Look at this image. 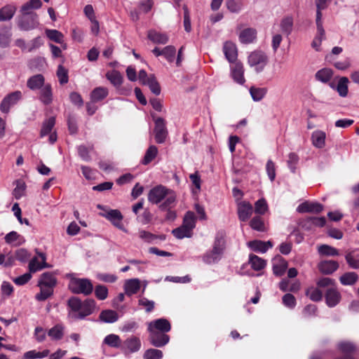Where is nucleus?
Returning <instances> with one entry per match:
<instances>
[{
	"label": "nucleus",
	"instance_id": "nucleus-1",
	"mask_svg": "<svg viewBox=\"0 0 359 359\" xmlns=\"http://www.w3.org/2000/svg\"><path fill=\"white\" fill-rule=\"evenodd\" d=\"M69 316L75 320H83L91 315L95 309L96 302L93 299L81 301L79 297H72L67 301Z\"/></svg>",
	"mask_w": 359,
	"mask_h": 359
},
{
	"label": "nucleus",
	"instance_id": "nucleus-2",
	"mask_svg": "<svg viewBox=\"0 0 359 359\" xmlns=\"http://www.w3.org/2000/svg\"><path fill=\"white\" fill-rule=\"evenodd\" d=\"M160 204V210H165L169 208H174L176 204L175 193L163 185H158L152 188L148 194V200L153 204Z\"/></svg>",
	"mask_w": 359,
	"mask_h": 359
},
{
	"label": "nucleus",
	"instance_id": "nucleus-3",
	"mask_svg": "<svg viewBox=\"0 0 359 359\" xmlns=\"http://www.w3.org/2000/svg\"><path fill=\"white\" fill-rule=\"evenodd\" d=\"M57 283L54 273L50 271L43 273L38 281L37 285L40 287V292L36 294V299L43 302L50 297L53 294Z\"/></svg>",
	"mask_w": 359,
	"mask_h": 359
},
{
	"label": "nucleus",
	"instance_id": "nucleus-4",
	"mask_svg": "<svg viewBox=\"0 0 359 359\" xmlns=\"http://www.w3.org/2000/svg\"><path fill=\"white\" fill-rule=\"evenodd\" d=\"M225 249V240L222 233H217L213 243L212 249L207 252L203 257V260L207 264L218 262Z\"/></svg>",
	"mask_w": 359,
	"mask_h": 359
},
{
	"label": "nucleus",
	"instance_id": "nucleus-5",
	"mask_svg": "<svg viewBox=\"0 0 359 359\" xmlns=\"http://www.w3.org/2000/svg\"><path fill=\"white\" fill-rule=\"evenodd\" d=\"M68 287L74 294L89 295L93 291V285L87 278H72L69 280Z\"/></svg>",
	"mask_w": 359,
	"mask_h": 359
},
{
	"label": "nucleus",
	"instance_id": "nucleus-6",
	"mask_svg": "<svg viewBox=\"0 0 359 359\" xmlns=\"http://www.w3.org/2000/svg\"><path fill=\"white\" fill-rule=\"evenodd\" d=\"M18 25L22 30L33 29L39 25L38 15L36 13L30 11L22 13V16L19 19Z\"/></svg>",
	"mask_w": 359,
	"mask_h": 359
},
{
	"label": "nucleus",
	"instance_id": "nucleus-7",
	"mask_svg": "<svg viewBox=\"0 0 359 359\" xmlns=\"http://www.w3.org/2000/svg\"><path fill=\"white\" fill-rule=\"evenodd\" d=\"M248 63L250 66L255 67L257 72H261L268 63V57L264 52L256 50L249 55Z\"/></svg>",
	"mask_w": 359,
	"mask_h": 359
},
{
	"label": "nucleus",
	"instance_id": "nucleus-8",
	"mask_svg": "<svg viewBox=\"0 0 359 359\" xmlns=\"http://www.w3.org/2000/svg\"><path fill=\"white\" fill-rule=\"evenodd\" d=\"M154 122L155 127L154 132L156 142L158 144H162L165 141L168 134L165 121L161 117H158L154 120Z\"/></svg>",
	"mask_w": 359,
	"mask_h": 359
},
{
	"label": "nucleus",
	"instance_id": "nucleus-9",
	"mask_svg": "<svg viewBox=\"0 0 359 359\" xmlns=\"http://www.w3.org/2000/svg\"><path fill=\"white\" fill-rule=\"evenodd\" d=\"M141 341L136 336H131L122 341L121 350L125 354H130L138 351L141 348Z\"/></svg>",
	"mask_w": 359,
	"mask_h": 359
},
{
	"label": "nucleus",
	"instance_id": "nucleus-10",
	"mask_svg": "<svg viewBox=\"0 0 359 359\" xmlns=\"http://www.w3.org/2000/svg\"><path fill=\"white\" fill-rule=\"evenodd\" d=\"M22 98V93L19 90L7 95L2 100L0 109L3 113H8L11 106L15 104Z\"/></svg>",
	"mask_w": 359,
	"mask_h": 359
},
{
	"label": "nucleus",
	"instance_id": "nucleus-11",
	"mask_svg": "<svg viewBox=\"0 0 359 359\" xmlns=\"http://www.w3.org/2000/svg\"><path fill=\"white\" fill-rule=\"evenodd\" d=\"M150 344L156 347H163L170 341V337L162 332L149 331Z\"/></svg>",
	"mask_w": 359,
	"mask_h": 359
},
{
	"label": "nucleus",
	"instance_id": "nucleus-12",
	"mask_svg": "<svg viewBox=\"0 0 359 359\" xmlns=\"http://www.w3.org/2000/svg\"><path fill=\"white\" fill-rule=\"evenodd\" d=\"M338 349L344 353V355L337 357L334 359H355L352 354L356 351L355 345L351 342L343 341L338 344Z\"/></svg>",
	"mask_w": 359,
	"mask_h": 359
},
{
	"label": "nucleus",
	"instance_id": "nucleus-13",
	"mask_svg": "<svg viewBox=\"0 0 359 359\" xmlns=\"http://www.w3.org/2000/svg\"><path fill=\"white\" fill-rule=\"evenodd\" d=\"M171 330V325L165 318H158L151 321L148 327V331L162 332L167 333Z\"/></svg>",
	"mask_w": 359,
	"mask_h": 359
},
{
	"label": "nucleus",
	"instance_id": "nucleus-14",
	"mask_svg": "<svg viewBox=\"0 0 359 359\" xmlns=\"http://www.w3.org/2000/svg\"><path fill=\"white\" fill-rule=\"evenodd\" d=\"M100 215L109 220L117 228L120 229H123V225L121 222L123 215L118 210H109L104 213H100Z\"/></svg>",
	"mask_w": 359,
	"mask_h": 359
},
{
	"label": "nucleus",
	"instance_id": "nucleus-15",
	"mask_svg": "<svg viewBox=\"0 0 359 359\" xmlns=\"http://www.w3.org/2000/svg\"><path fill=\"white\" fill-rule=\"evenodd\" d=\"M36 254L37 255L29 261L28 269H42L51 266L46 263V255L44 253L36 252Z\"/></svg>",
	"mask_w": 359,
	"mask_h": 359
},
{
	"label": "nucleus",
	"instance_id": "nucleus-16",
	"mask_svg": "<svg viewBox=\"0 0 359 359\" xmlns=\"http://www.w3.org/2000/svg\"><path fill=\"white\" fill-rule=\"evenodd\" d=\"M325 302L329 307H334L341 300V294L334 287H329L325 292Z\"/></svg>",
	"mask_w": 359,
	"mask_h": 359
},
{
	"label": "nucleus",
	"instance_id": "nucleus-17",
	"mask_svg": "<svg viewBox=\"0 0 359 359\" xmlns=\"http://www.w3.org/2000/svg\"><path fill=\"white\" fill-rule=\"evenodd\" d=\"M323 210V205L319 203L304 202L297 207L299 212L319 213Z\"/></svg>",
	"mask_w": 359,
	"mask_h": 359
},
{
	"label": "nucleus",
	"instance_id": "nucleus-18",
	"mask_svg": "<svg viewBox=\"0 0 359 359\" xmlns=\"http://www.w3.org/2000/svg\"><path fill=\"white\" fill-rule=\"evenodd\" d=\"M223 52L226 60L233 63L237 60L238 53L236 45L231 41H226L223 46Z\"/></svg>",
	"mask_w": 359,
	"mask_h": 359
},
{
	"label": "nucleus",
	"instance_id": "nucleus-19",
	"mask_svg": "<svg viewBox=\"0 0 359 359\" xmlns=\"http://www.w3.org/2000/svg\"><path fill=\"white\" fill-rule=\"evenodd\" d=\"M52 87L50 83L45 84L39 92V99L45 105H48L53 102Z\"/></svg>",
	"mask_w": 359,
	"mask_h": 359
},
{
	"label": "nucleus",
	"instance_id": "nucleus-20",
	"mask_svg": "<svg viewBox=\"0 0 359 359\" xmlns=\"http://www.w3.org/2000/svg\"><path fill=\"white\" fill-rule=\"evenodd\" d=\"M252 213V206L248 202H241L238 207V218L241 221H247Z\"/></svg>",
	"mask_w": 359,
	"mask_h": 359
},
{
	"label": "nucleus",
	"instance_id": "nucleus-21",
	"mask_svg": "<svg viewBox=\"0 0 359 359\" xmlns=\"http://www.w3.org/2000/svg\"><path fill=\"white\" fill-rule=\"evenodd\" d=\"M65 327L62 323H58L48 330L47 334L53 341H60L65 335Z\"/></svg>",
	"mask_w": 359,
	"mask_h": 359
},
{
	"label": "nucleus",
	"instance_id": "nucleus-22",
	"mask_svg": "<svg viewBox=\"0 0 359 359\" xmlns=\"http://www.w3.org/2000/svg\"><path fill=\"white\" fill-rule=\"evenodd\" d=\"M44 85V76L40 74L31 76L27 81V86L32 90H40Z\"/></svg>",
	"mask_w": 359,
	"mask_h": 359
},
{
	"label": "nucleus",
	"instance_id": "nucleus-23",
	"mask_svg": "<svg viewBox=\"0 0 359 359\" xmlns=\"http://www.w3.org/2000/svg\"><path fill=\"white\" fill-rule=\"evenodd\" d=\"M125 293L128 296H132L137 293L140 289V281L137 278H133L126 280L124 285Z\"/></svg>",
	"mask_w": 359,
	"mask_h": 359
},
{
	"label": "nucleus",
	"instance_id": "nucleus-24",
	"mask_svg": "<svg viewBox=\"0 0 359 359\" xmlns=\"http://www.w3.org/2000/svg\"><path fill=\"white\" fill-rule=\"evenodd\" d=\"M138 236L142 241L148 243H155L156 240L164 241L165 239V236L163 234L156 235L145 230H140Z\"/></svg>",
	"mask_w": 359,
	"mask_h": 359
},
{
	"label": "nucleus",
	"instance_id": "nucleus-25",
	"mask_svg": "<svg viewBox=\"0 0 359 359\" xmlns=\"http://www.w3.org/2000/svg\"><path fill=\"white\" fill-rule=\"evenodd\" d=\"M257 31L253 28H247L241 32L239 40L242 43H250L256 39Z\"/></svg>",
	"mask_w": 359,
	"mask_h": 359
},
{
	"label": "nucleus",
	"instance_id": "nucleus-26",
	"mask_svg": "<svg viewBox=\"0 0 359 359\" xmlns=\"http://www.w3.org/2000/svg\"><path fill=\"white\" fill-rule=\"evenodd\" d=\"M348 79L346 76H343L339 79L336 88L334 87L333 83H330V86L332 88H335L341 97H344L347 95L348 92Z\"/></svg>",
	"mask_w": 359,
	"mask_h": 359
},
{
	"label": "nucleus",
	"instance_id": "nucleus-27",
	"mask_svg": "<svg viewBox=\"0 0 359 359\" xmlns=\"http://www.w3.org/2000/svg\"><path fill=\"white\" fill-rule=\"evenodd\" d=\"M326 135L322 130H316L312 133L311 140L314 147L321 149L325 146Z\"/></svg>",
	"mask_w": 359,
	"mask_h": 359
},
{
	"label": "nucleus",
	"instance_id": "nucleus-28",
	"mask_svg": "<svg viewBox=\"0 0 359 359\" xmlns=\"http://www.w3.org/2000/svg\"><path fill=\"white\" fill-rule=\"evenodd\" d=\"M108 89L104 87H97L90 93V99L93 102H97L104 100L108 95Z\"/></svg>",
	"mask_w": 359,
	"mask_h": 359
},
{
	"label": "nucleus",
	"instance_id": "nucleus-29",
	"mask_svg": "<svg viewBox=\"0 0 359 359\" xmlns=\"http://www.w3.org/2000/svg\"><path fill=\"white\" fill-rule=\"evenodd\" d=\"M99 317L102 321L107 323H113L118 318L117 312L110 309L102 311Z\"/></svg>",
	"mask_w": 359,
	"mask_h": 359
},
{
	"label": "nucleus",
	"instance_id": "nucleus-30",
	"mask_svg": "<svg viewBox=\"0 0 359 359\" xmlns=\"http://www.w3.org/2000/svg\"><path fill=\"white\" fill-rule=\"evenodd\" d=\"M5 241L8 244H14V245H20L25 242V240L16 231H11L7 233L4 238Z\"/></svg>",
	"mask_w": 359,
	"mask_h": 359
},
{
	"label": "nucleus",
	"instance_id": "nucleus-31",
	"mask_svg": "<svg viewBox=\"0 0 359 359\" xmlns=\"http://www.w3.org/2000/svg\"><path fill=\"white\" fill-rule=\"evenodd\" d=\"M11 37V27L5 25L0 27V46H8L10 43Z\"/></svg>",
	"mask_w": 359,
	"mask_h": 359
},
{
	"label": "nucleus",
	"instance_id": "nucleus-32",
	"mask_svg": "<svg viewBox=\"0 0 359 359\" xmlns=\"http://www.w3.org/2000/svg\"><path fill=\"white\" fill-rule=\"evenodd\" d=\"M103 343L112 348H121L122 341L120 337L115 334H110L105 337Z\"/></svg>",
	"mask_w": 359,
	"mask_h": 359
},
{
	"label": "nucleus",
	"instance_id": "nucleus-33",
	"mask_svg": "<svg viewBox=\"0 0 359 359\" xmlns=\"http://www.w3.org/2000/svg\"><path fill=\"white\" fill-rule=\"evenodd\" d=\"M16 8L14 6L6 5L0 9V20H10L14 15Z\"/></svg>",
	"mask_w": 359,
	"mask_h": 359
},
{
	"label": "nucleus",
	"instance_id": "nucleus-34",
	"mask_svg": "<svg viewBox=\"0 0 359 359\" xmlns=\"http://www.w3.org/2000/svg\"><path fill=\"white\" fill-rule=\"evenodd\" d=\"M148 38L155 43L165 44L168 41V36L165 34L159 33L156 31H149Z\"/></svg>",
	"mask_w": 359,
	"mask_h": 359
},
{
	"label": "nucleus",
	"instance_id": "nucleus-35",
	"mask_svg": "<svg viewBox=\"0 0 359 359\" xmlns=\"http://www.w3.org/2000/svg\"><path fill=\"white\" fill-rule=\"evenodd\" d=\"M346 260L350 267L355 269H359V250L347 253Z\"/></svg>",
	"mask_w": 359,
	"mask_h": 359
},
{
	"label": "nucleus",
	"instance_id": "nucleus-36",
	"mask_svg": "<svg viewBox=\"0 0 359 359\" xmlns=\"http://www.w3.org/2000/svg\"><path fill=\"white\" fill-rule=\"evenodd\" d=\"M196 218L194 213L191 211H188L184 216L182 225L192 232L196 226Z\"/></svg>",
	"mask_w": 359,
	"mask_h": 359
},
{
	"label": "nucleus",
	"instance_id": "nucleus-37",
	"mask_svg": "<svg viewBox=\"0 0 359 359\" xmlns=\"http://www.w3.org/2000/svg\"><path fill=\"white\" fill-rule=\"evenodd\" d=\"M333 75V72L331 69L323 68L318 70L315 75L316 79L323 83L328 82Z\"/></svg>",
	"mask_w": 359,
	"mask_h": 359
},
{
	"label": "nucleus",
	"instance_id": "nucleus-38",
	"mask_svg": "<svg viewBox=\"0 0 359 359\" xmlns=\"http://www.w3.org/2000/svg\"><path fill=\"white\" fill-rule=\"evenodd\" d=\"M326 223V219L324 217H309L301 222V224L303 226H305L306 224H309V226H319L323 227L325 226Z\"/></svg>",
	"mask_w": 359,
	"mask_h": 359
},
{
	"label": "nucleus",
	"instance_id": "nucleus-39",
	"mask_svg": "<svg viewBox=\"0 0 359 359\" xmlns=\"http://www.w3.org/2000/svg\"><path fill=\"white\" fill-rule=\"evenodd\" d=\"M280 27L281 32L287 36H289L292 31L293 18L291 16H287L283 18Z\"/></svg>",
	"mask_w": 359,
	"mask_h": 359
},
{
	"label": "nucleus",
	"instance_id": "nucleus-40",
	"mask_svg": "<svg viewBox=\"0 0 359 359\" xmlns=\"http://www.w3.org/2000/svg\"><path fill=\"white\" fill-rule=\"evenodd\" d=\"M248 264L252 269H264L266 266V261L257 255H250Z\"/></svg>",
	"mask_w": 359,
	"mask_h": 359
},
{
	"label": "nucleus",
	"instance_id": "nucleus-41",
	"mask_svg": "<svg viewBox=\"0 0 359 359\" xmlns=\"http://www.w3.org/2000/svg\"><path fill=\"white\" fill-rule=\"evenodd\" d=\"M107 79L116 87L120 86L123 83V76L121 73L116 70H112L107 73Z\"/></svg>",
	"mask_w": 359,
	"mask_h": 359
},
{
	"label": "nucleus",
	"instance_id": "nucleus-42",
	"mask_svg": "<svg viewBox=\"0 0 359 359\" xmlns=\"http://www.w3.org/2000/svg\"><path fill=\"white\" fill-rule=\"evenodd\" d=\"M306 295L313 302H320L323 298V292L319 287H310L306 290Z\"/></svg>",
	"mask_w": 359,
	"mask_h": 359
},
{
	"label": "nucleus",
	"instance_id": "nucleus-43",
	"mask_svg": "<svg viewBox=\"0 0 359 359\" xmlns=\"http://www.w3.org/2000/svg\"><path fill=\"white\" fill-rule=\"evenodd\" d=\"M158 149L154 145H151L147 150L145 155L142 161L143 165H147L151 162L157 156Z\"/></svg>",
	"mask_w": 359,
	"mask_h": 359
},
{
	"label": "nucleus",
	"instance_id": "nucleus-44",
	"mask_svg": "<svg viewBox=\"0 0 359 359\" xmlns=\"http://www.w3.org/2000/svg\"><path fill=\"white\" fill-rule=\"evenodd\" d=\"M149 86L150 90L155 94L156 95H158L161 93V87L157 81L155 76L154 74H151L147 80L146 84Z\"/></svg>",
	"mask_w": 359,
	"mask_h": 359
},
{
	"label": "nucleus",
	"instance_id": "nucleus-45",
	"mask_svg": "<svg viewBox=\"0 0 359 359\" xmlns=\"http://www.w3.org/2000/svg\"><path fill=\"white\" fill-rule=\"evenodd\" d=\"M358 276L354 272H346L339 278L340 282L344 285H353L358 280Z\"/></svg>",
	"mask_w": 359,
	"mask_h": 359
},
{
	"label": "nucleus",
	"instance_id": "nucleus-46",
	"mask_svg": "<svg viewBox=\"0 0 359 359\" xmlns=\"http://www.w3.org/2000/svg\"><path fill=\"white\" fill-rule=\"evenodd\" d=\"M232 76L235 81L239 84H243L245 79L243 76V67L241 64H236L232 71Z\"/></svg>",
	"mask_w": 359,
	"mask_h": 359
},
{
	"label": "nucleus",
	"instance_id": "nucleus-47",
	"mask_svg": "<svg viewBox=\"0 0 359 359\" xmlns=\"http://www.w3.org/2000/svg\"><path fill=\"white\" fill-rule=\"evenodd\" d=\"M55 123V118L53 116L50 117L46 120L42 125V128L40 132L41 137H44L50 133L53 128Z\"/></svg>",
	"mask_w": 359,
	"mask_h": 359
},
{
	"label": "nucleus",
	"instance_id": "nucleus-48",
	"mask_svg": "<svg viewBox=\"0 0 359 359\" xmlns=\"http://www.w3.org/2000/svg\"><path fill=\"white\" fill-rule=\"evenodd\" d=\"M172 233L178 239L190 238L192 236V232L187 229V228L184 227L182 224L180 227L173 229Z\"/></svg>",
	"mask_w": 359,
	"mask_h": 359
},
{
	"label": "nucleus",
	"instance_id": "nucleus-49",
	"mask_svg": "<svg viewBox=\"0 0 359 359\" xmlns=\"http://www.w3.org/2000/svg\"><path fill=\"white\" fill-rule=\"evenodd\" d=\"M250 93L254 101H260L266 95V89L264 88H255L251 87L250 89Z\"/></svg>",
	"mask_w": 359,
	"mask_h": 359
},
{
	"label": "nucleus",
	"instance_id": "nucleus-50",
	"mask_svg": "<svg viewBox=\"0 0 359 359\" xmlns=\"http://www.w3.org/2000/svg\"><path fill=\"white\" fill-rule=\"evenodd\" d=\"M46 34L48 38L56 43H61L63 41V34L56 29H46Z\"/></svg>",
	"mask_w": 359,
	"mask_h": 359
},
{
	"label": "nucleus",
	"instance_id": "nucleus-51",
	"mask_svg": "<svg viewBox=\"0 0 359 359\" xmlns=\"http://www.w3.org/2000/svg\"><path fill=\"white\" fill-rule=\"evenodd\" d=\"M250 226L252 229L258 231H265L264 223L260 216L254 217L250 222Z\"/></svg>",
	"mask_w": 359,
	"mask_h": 359
},
{
	"label": "nucleus",
	"instance_id": "nucleus-52",
	"mask_svg": "<svg viewBox=\"0 0 359 359\" xmlns=\"http://www.w3.org/2000/svg\"><path fill=\"white\" fill-rule=\"evenodd\" d=\"M163 352L161 350L155 349V348H149L147 349L144 355V359H162L163 358Z\"/></svg>",
	"mask_w": 359,
	"mask_h": 359
},
{
	"label": "nucleus",
	"instance_id": "nucleus-53",
	"mask_svg": "<svg viewBox=\"0 0 359 359\" xmlns=\"http://www.w3.org/2000/svg\"><path fill=\"white\" fill-rule=\"evenodd\" d=\"M57 76L58 77L59 82L61 85H64L68 83V70L61 65H60L57 67Z\"/></svg>",
	"mask_w": 359,
	"mask_h": 359
},
{
	"label": "nucleus",
	"instance_id": "nucleus-54",
	"mask_svg": "<svg viewBox=\"0 0 359 359\" xmlns=\"http://www.w3.org/2000/svg\"><path fill=\"white\" fill-rule=\"evenodd\" d=\"M272 269H287V262L281 256L277 255L272 259Z\"/></svg>",
	"mask_w": 359,
	"mask_h": 359
},
{
	"label": "nucleus",
	"instance_id": "nucleus-55",
	"mask_svg": "<svg viewBox=\"0 0 359 359\" xmlns=\"http://www.w3.org/2000/svg\"><path fill=\"white\" fill-rule=\"evenodd\" d=\"M226 5L231 13H238L241 10L242 0H226Z\"/></svg>",
	"mask_w": 359,
	"mask_h": 359
},
{
	"label": "nucleus",
	"instance_id": "nucleus-56",
	"mask_svg": "<svg viewBox=\"0 0 359 359\" xmlns=\"http://www.w3.org/2000/svg\"><path fill=\"white\" fill-rule=\"evenodd\" d=\"M31 254L25 248H20L15 252L14 259L26 262L30 258Z\"/></svg>",
	"mask_w": 359,
	"mask_h": 359
},
{
	"label": "nucleus",
	"instance_id": "nucleus-57",
	"mask_svg": "<svg viewBox=\"0 0 359 359\" xmlns=\"http://www.w3.org/2000/svg\"><path fill=\"white\" fill-rule=\"evenodd\" d=\"M36 271H29V272L25 273L22 276L13 278V281L18 285H24L31 280L32 277V272L34 273Z\"/></svg>",
	"mask_w": 359,
	"mask_h": 359
},
{
	"label": "nucleus",
	"instance_id": "nucleus-58",
	"mask_svg": "<svg viewBox=\"0 0 359 359\" xmlns=\"http://www.w3.org/2000/svg\"><path fill=\"white\" fill-rule=\"evenodd\" d=\"M42 6V2L41 0H29L25 5H23L21 8V11L22 13H27V11H29L31 9H38L41 8Z\"/></svg>",
	"mask_w": 359,
	"mask_h": 359
},
{
	"label": "nucleus",
	"instance_id": "nucleus-59",
	"mask_svg": "<svg viewBox=\"0 0 359 359\" xmlns=\"http://www.w3.org/2000/svg\"><path fill=\"white\" fill-rule=\"evenodd\" d=\"M163 55L169 62H173L176 53V49L173 46H168L163 48Z\"/></svg>",
	"mask_w": 359,
	"mask_h": 359
},
{
	"label": "nucleus",
	"instance_id": "nucleus-60",
	"mask_svg": "<svg viewBox=\"0 0 359 359\" xmlns=\"http://www.w3.org/2000/svg\"><path fill=\"white\" fill-rule=\"evenodd\" d=\"M95 297L100 300H104L108 296V289L106 286L98 285L95 288Z\"/></svg>",
	"mask_w": 359,
	"mask_h": 359
},
{
	"label": "nucleus",
	"instance_id": "nucleus-61",
	"mask_svg": "<svg viewBox=\"0 0 359 359\" xmlns=\"http://www.w3.org/2000/svg\"><path fill=\"white\" fill-rule=\"evenodd\" d=\"M140 306L144 307L147 313L151 312L155 307V302L152 300H149L146 297H142L138 300Z\"/></svg>",
	"mask_w": 359,
	"mask_h": 359
},
{
	"label": "nucleus",
	"instance_id": "nucleus-62",
	"mask_svg": "<svg viewBox=\"0 0 359 359\" xmlns=\"http://www.w3.org/2000/svg\"><path fill=\"white\" fill-rule=\"evenodd\" d=\"M268 209L266 201L264 198L259 199L255 205V211L257 214L264 215Z\"/></svg>",
	"mask_w": 359,
	"mask_h": 359
},
{
	"label": "nucleus",
	"instance_id": "nucleus-63",
	"mask_svg": "<svg viewBox=\"0 0 359 359\" xmlns=\"http://www.w3.org/2000/svg\"><path fill=\"white\" fill-rule=\"evenodd\" d=\"M26 189L25 184L22 181H17L16 187L14 189L13 194L16 199H20L25 194Z\"/></svg>",
	"mask_w": 359,
	"mask_h": 359
},
{
	"label": "nucleus",
	"instance_id": "nucleus-64",
	"mask_svg": "<svg viewBox=\"0 0 359 359\" xmlns=\"http://www.w3.org/2000/svg\"><path fill=\"white\" fill-rule=\"evenodd\" d=\"M153 215L148 209H145L142 215L137 216V221L142 224L146 225L151 222Z\"/></svg>",
	"mask_w": 359,
	"mask_h": 359
}]
</instances>
